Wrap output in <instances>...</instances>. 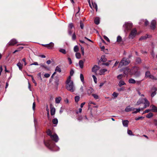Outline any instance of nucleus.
<instances>
[{"instance_id":"nucleus-26","label":"nucleus","mask_w":157,"mask_h":157,"mask_svg":"<svg viewBox=\"0 0 157 157\" xmlns=\"http://www.w3.org/2000/svg\"><path fill=\"white\" fill-rule=\"evenodd\" d=\"M107 71V70L106 69H103L100 70L99 74L100 75H103L105 72Z\"/></svg>"},{"instance_id":"nucleus-45","label":"nucleus","mask_w":157,"mask_h":157,"mask_svg":"<svg viewBox=\"0 0 157 157\" xmlns=\"http://www.w3.org/2000/svg\"><path fill=\"white\" fill-rule=\"evenodd\" d=\"M73 27V25L72 23L69 24L68 25V29H71Z\"/></svg>"},{"instance_id":"nucleus-63","label":"nucleus","mask_w":157,"mask_h":157,"mask_svg":"<svg viewBox=\"0 0 157 157\" xmlns=\"http://www.w3.org/2000/svg\"><path fill=\"white\" fill-rule=\"evenodd\" d=\"M23 48V47H19L17 49V50H19V51H21V50Z\"/></svg>"},{"instance_id":"nucleus-28","label":"nucleus","mask_w":157,"mask_h":157,"mask_svg":"<svg viewBox=\"0 0 157 157\" xmlns=\"http://www.w3.org/2000/svg\"><path fill=\"white\" fill-rule=\"evenodd\" d=\"M17 65L19 67V70L21 71L22 68V64L19 62L17 64Z\"/></svg>"},{"instance_id":"nucleus-57","label":"nucleus","mask_w":157,"mask_h":157,"mask_svg":"<svg viewBox=\"0 0 157 157\" xmlns=\"http://www.w3.org/2000/svg\"><path fill=\"white\" fill-rule=\"evenodd\" d=\"M76 36L75 33H74L72 36V39L74 40L76 39Z\"/></svg>"},{"instance_id":"nucleus-50","label":"nucleus","mask_w":157,"mask_h":157,"mask_svg":"<svg viewBox=\"0 0 157 157\" xmlns=\"http://www.w3.org/2000/svg\"><path fill=\"white\" fill-rule=\"evenodd\" d=\"M136 62L138 63H139L141 62V59L140 58H138L136 59Z\"/></svg>"},{"instance_id":"nucleus-52","label":"nucleus","mask_w":157,"mask_h":157,"mask_svg":"<svg viewBox=\"0 0 157 157\" xmlns=\"http://www.w3.org/2000/svg\"><path fill=\"white\" fill-rule=\"evenodd\" d=\"M127 132L128 134H129V135H132V132L131 130H128Z\"/></svg>"},{"instance_id":"nucleus-35","label":"nucleus","mask_w":157,"mask_h":157,"mask_svg":"<svg viewBox=\"0 0 157 157\" xmlns=\"http://www.w3.org/2000/svg\"><path fill=\"white\" fill-rule=\"evenodd\" d=\"M80 97L78 96H76L75 98V101L76 102H77L79 100Z\"/></svg>"},{"instance_id":"nucleus-32","label":"nucleus","mask_w":157,"mask_h":157,"mask_svg":"<svg viewBox=\"0 0 157 157\" xmlns=\"http://www.w3.org/2000/svg\"><path fill=\"white\" fill-rule=\"evenodd\" d=\"M153 88L155 90V91L153 92L151 94V96L152 97H153L156 94V93L155 92V91L156 90V88L155 87H153Z\"/></svg>"},{"instance_id":"nucleus-14","label":"nucleus","mask_w":157,"mask_h":157,"mask_svg":"<svg viewBox=\"0 0 157 157\" xmlns=\"http://www.w3.org/2000/svg\"><path fill=\"white\" fill-rule=\"evenodd\" d=\"M94 90L91 87H89L87 89V94L90 96L91 94L94 92Z\"/></svg>"},{"instance_id":"nucleus-30","label":"nucleus","mask_w":157,"mask_h":157,"mask_svg":"<svg viewBox=\"0 0 157 157\" xmlns=\"http://www.w3.org/2000/svg\"><path fill=\"white\" fill-rule=\"evenodd\" d=\"M128 82L130 83L134 84L136 83V81L133 79L131 78L128 80Z\"/></svg>"},{"instance_id":"nucleus-9","label":"nucleus","mask_w":157,"mask_h":157,"mask_svg":"<svg viewBox=\"0 0 157 157\" xmlns=\"http://www.w3.org/2000/svg\"><path fill=\"white\" fill-rule=\"evenodd\" d=\"M144 106L143 108H141V109H144L146 108L147 107L149 106L150 105L149 102L146 98H144Z\"/></svg>"},{"instance_id":"nucleus-12","label":"nucleus","mask_w":157,"mask_h":157,"mask_svg":"<svg viewBox=\"0 0 157 157\" xmlns=\"http://www.w3.org/2000/svg\"><path fill=\"white\" fill-rule=\"evenodd\" d=\"M156 25V21L155 20H153L152 21L151 24L150 25L151 28V29H154L155 28V26Z\"/></svg>"},{"instance_id":"nucleus-59","label":"nucleus","mask_w":157,"mask_h":157,"mask_svg":"<svg viewBox=\"0 0 157 157\" xmlns=\"http://www.w3.org/2000/svg\"><path fill=\"white\" fill-rule=\"evenodd\" d=\"M29 76H30L31 77V78H32V81L33 82V83H35V82H36V81H35V80L34 79L33 76H32V75H30Z\"/></svg>"},{"instance_id":"nucleus-13","label":"nucleus","mask_w":157,"mask_h":157,"mask_svg":"<svg viewBox=\"0 0 157 157\" xmlns=\"http://www.w3.org/2000/svg\"><path fill=\"white\" fill-rule=\"evenodd\" d=\"M138 70V68L136 67H134L130 70V74L131 75H134Z\"/></svg>"},{"instance_id":"nucleus-15","label":"nucleus","mask_w":157,"mask_h":157,"mask_svg":"<svg viewBox=\"0 0 157 157\" xmlns=\"http://www.w3.org/2000/svg\"><path fill=\"white\" fill-rule=\"evenodd\" d=\"M130 70L128 67L122 69L124 74L126 75H127L129 73H130Z\"/></svg>"},{"instance_id":"nucleus-3","label":"nucleus","mask_w":157,"mask_h":157,"mask_svg":"<svg viewBox=\"0 0 157 157\" xmlns=\"http://www.w3.org/2000/svg\"><path fill=\"white\" fill-rule=\"evenodd\" d=\"M52 132L50 130H48L47 131V135L50 136L52 140L56 142H57L59 140L58 136L56 134L52 135Z\"/></svg>"},{"instance_id":"nucleus-62","label":"nucleus","mask_w":157,"mask_h":157,"mask_svg":"<svg viewBox=\"0 0 157 157\" xmlns=\"http://www.w3.org/2000/svg\"><path fill=\"white\" fill-rule=\"evenodd\" d=\"M68 33L69 35H71V34L72 32L71 31V29H68Z\"/></svg>"},{"instance_id":"nucleus-31","label":"nucleus","mask_w":157,"mask_h":157,"mask_svg":"<svg viewBox=\"0 0 157 157\" xmlns=\"http://www.w3.org/2000/svg\"><path fill=\"white\" fill-rule=\"evenodd\" d=\"M134 75H135L136 77H138L140 75V71L138 70L136 72H135Z\"/></svg>"},{"instance_id":"nucleus-37","label":"nucleus","mask_w":157,"mask_h":157,"mask_svg":"<svg viewBox=\"0 0 157 157\" xmlns=\"http://www.w3.org/2000/svg\"><path fill=\"white\" fill-rule=\"evenodd\" d=\"M92 95L95 99H98L99 98L98 95L96 94H93Z\"/></svg>"},{"instance_id":"nucleus-61","label":"nucleus","mask_w":157,"mask_h":157,"mask_svg":"<svg viewBox=\"0 0 157 157\" xmlns=\"http://www.w3.org/2000/svg\"><path fill=\"white\" fill-rule=\"evenodd\" d=\"M151 111L150 109H148L145 110L144 111V113H148L149 111Z\"/></svg>"},{"instance_id":"nucleus-34","label":"nucleus","mask_w":157,"mask_h":157,"mask_svg":"<svg viewBox=\"0 0 157 157\" xmlns=\"http://www.w3.org/2000/svg\"><path fill=\"white\" fill-rule=\"evenodd\" d=\"M122 41V38L120 36H118L117 38V42L118 43H121Z\"/></svg>"},{"instance_id":"nucleus-19","label":"nucleus","mask_w":157,"mask_h":157,"mask_svg":"<svg viewBox=\"0 0 157 157\" xmlns=\"http://www.w3.org/2000/svg\"><path fill=\"white\" fill-rule=\"evenodd\" d=\"M150 107L151 108V109H150L151 111H152L154 112H157V108L154 105H151Z\"/></svg>"},{"instance_id":"nucleus-22","label":"nucleus","mask_w":157,"mask_h":157,"mask_svg":"<svg viewBox=\"0 0 157 157\" xmlns=\"http://www.w3.org/2000/svg\"><path fill=\"white\" fill-rule=\"evenodd\" d=\"M95 23L98 25L100 23V19L99 17H96L94 19Z\"/></svg>"},{"instance_id":"nucleus-29","label":"nucleus","mask_w":157,"mask_h":157,"mask_svg":"<svg viewBox=\"0 0 157 157\" xmlns=\"http://www.w3.org/2000/svg\"><path fill=\"white\" fill-rule=\"evenodd\" d=\"M84 62L82 60H80L79 62V64L80 67L81 68H83Z\"/></svg>"},{"instance_id":"nucleus-11","label":"nucleus","mask_w":157,"mask_h":157,"mask_svg":"<svg viewBox=\"0 0 157 157\" xmlns=\"http://www.w3.org/2000/svg\"><path fill=\"white\" fill-rule=\"evenodd\" d=\"M61 70L60 68L58 66H57L55 69V72L53 74L52 76H51V78H53L54 75L56 74V72H59V73L61 72Z\"/></svg>"},{"instance_id":"nucleus-25","label":"nucleus","mask_w":157,"mask_h":157,"mask_svg":"<svg viewBox=\"0 0 157 157\" xmlns=\"http://www.w3.org/2000/svg\"><path fill=\"white\" fill-rule=\"evenodd\" d=\"M125 82L122 80H120L118 83V85L120 87H121L122 86L125 85Z\"/></svg>"},{"instance_id":"nucleus-38","label":"nucleus","mask_w":157,"mask_h":157,"mask_svg":"<svg viewBox=\"0 0 157 157\" xmlns=\"http://www.w3.org/2000/svg\"><path fill=\"white\" fill-rule=\"evenodd\" d=\"M153 116V113H150L147 115L146 117L148 118H150L152 117Z\"/></svg>"},{"instance_id":"nucleus-21","label":"nucleus","mask_w":157,"mask_h":157,"mask_svg":"<svg viewBox=\"0 0 157 157\" xmlns=\"http://www.w3.org/2000/svg\"><path fill=\"white\" fill-rule=\"evenodd\" d=\"M62 98L61 97H58L56 98H55V102L57 104H59Z\"/></svg>"},{"instance_id":"nucleus-1","label":"nucleus","mask_w":157,"mask_h":157,"mask_svg":"<svg viewBox=\"0 0 157 157\" xmlns=\"http://www.w3.org/2000/svg\"><path fill=\"white\" fill-rule=\"evenodd\" d=\"M66 87L69 91L73 92L75 90V86L72 81L71 80V76H69L66 82Z\"/></svg>"},{"instance_id":"nucleus-44","label":"nucleus","mask_w":157,"mask_h":157,"mask_svg":"<svg viewBox=\"0 0 157 157\" xmlns=\"http://www.w3.org/2000/svg\"><path fill=\"white\" fill-rule=\"evenodd\" d=\"M123 77L122 74H120L117 76V78L119 79H121Z\"/></svg>"},{"instance_id":"nucleus-46","label":"nucleus","mask_w":157,"mask_h":157,"mask_svg":"<svg viewBox=\"0 0 157 157\" xmlns=\"http://www.w3.org/2000/svg\"><path fill=\"white\" fill-rule=\"evenodd\" d=\"M78 46L77 45L75 46L74 48V51L75 52H76L78 51Z\"/></svg>"},{"instance_id":"nucleus-6","label":"nucleus","mask_w":157,"mask_h":157,"mask_svg":"<svg viewBox=\"0 0 157 157\" xmlns=\"http://www.w3.org/2000/svg\"><path fill=\"white\" fill-rule=\"evenodd\" d=\"M137 33V31L135 29H133L132 30L129 36V39H133L135 36L136 34Z\"/></svg>"},{"instance_id":"nucleus-8","label":"nucleus","mask_w":157,"mask_h":157,"mask_svg":"<svg viewBox=\"0 0 157 157\" xmlns=\"http://www.w3.org/2000/svg\"><path fill=\"white\" fill-rule=\"evenodd\" d=\"M145 76L146 77L149 78H150L156 80L155 78L153 76L151 75L150 72L148 71L146 72Z\"/></svg>"},{"instance_id":"nucleus-5","label":"nucleus","mask_w":157,"mask_h":157,"mask_svg":"<svg viewBox=\"0 0 157 157\" xmlns=\"http://www.w3.org/2000/svg\"><path fill=\"white\" fill-rule=\"evenodd\" d=\"M130 63L128 59L124 58L119 63V67H121L122 65H126Z\"/></svg>"},{"instance_id":"nucleus-20","label":"nucleus","mask_w":157,"mask_h":157,"mask_svg":"<svg viewBox=\"0 0 157 157\" xmlns=\"http://www.w3.org/2000/svg\"><path fill=\"white\" fill-rule=\"evenodd\" d=\"M128 120H122V124L124 127H128Z\"/></svg>"},{"instance_id":"nucleus-64","label":"nucleus","mask_w":157,"mask_h":157,"mask_svg":"<svg viewBox=\"0 0 157 157\" xmlns=\"http://www.w3.org/2000/svg\"><path fill=\"white\" fill-rule=\"evenodd\" d=\"M148 21L146 20H145V25L146 26H147V25L148 24Z\"/></svg>"},{"instance_id":"nucleus-54","label":"nucleus","mask_w":157,"mask_h":157,"mask_svg":"<svg viewBox=\"0 0 157 157\" xmlns=\"http://www.w3.org/2000/svg\"><path fill=\"white\" fill-rule=\"evenodd\" d=\"M40 65L42 67H44V68H47V67L46 66H45V65H44V64H42V63L40 64Z\"/></svg>"},{"instance_id":"nucleus-43","label":"nucleus","mask_w":157,"mask_h":157,"mask_svg":"<svg viewBox=\"0 0 157 157\" xmlns=\"http://www.w3.org/2000/svg\"><path fill=\"white\" fill-rule=\"evenodd\" d=\"M92 77L94 79V81L95 83H97V78L94 75H92Z\"/></svg>"},{"instance_id":"nucleus-23","label":"nucleus","mask_w":157,"mask_h":157,"mask_svg":"<svg viewBox=\"0 0 157 157\" xmlns=\"http://www.w3.org/2000/svg\"><path fill=\"white\" fill-rule=\"evenodd\" d=\"M52 121L53 123L55 124L54 126H56L58 123V119L56 118H55L52 120Z\"/></svg>"},{"instance_id":"nucleus-16","label":"nucleus","mask_w":157,"mask_h":157,"mask_svg":"<svg viewBox=\"0 0 157 157\" xmlns=\"http://www.w3.org/2000/svg\"><path fill=\"white\" fill-rule=\"evenodd\" d=\"M135 109V108L133 107H131L130 106H128L125 108V111L126 112H129L134 111Z\"/></svg>"},{"instance_id":"nucleus-53","label":"nucleus","mask_w":157,"mask_h":157,"mask_svg":"<svg viewBox=\"0 0 157 157\" xmlns=\"http://www.w3.org/2000/svg\"><path fill=\"white\" fill-rule=\"evenodd\" d=\"M80 91L82 93H83L84 92V89H83V86H81L80 89Z\"/></svg>"},{"instance_id":"nucleus-60","label":"nucleus","mask_w":157,"mask_h":157,"mask_svg":"<svg viewBox=\"0 0 157 157\" xmlns=\"http://www.w3.org/2000/svg\"><path fill=\"white\" fill-rule=\"evenodd\" d=\"M38 65V64L37 62H35L33 63H32L30 64V65Z\"/></svg>"},{"instance_id":"nucleus-51","label":"nucleus","mask_w":157,"mask_h":157,"mask_svg":"<svg viewBox=\"0 0 157 157\" xmlns=\"http://www.w3.org/2000/svg\"><path fill=\"white\" fill-rule=\"evenodd\" d=\"M103 37L104 39L107 41L109 42V39L105 36H104Z\"/></svg>"},{"instance_id":"nucleus-56","label":"nucleus","mask_w":157,"mask_h":157,"mask_svg":"<svg viewBox=\"0 0 157 157\" xmlns=\"http://www.w3.org/2000/svg\"><path fill=\"white\" fill-rule=\"evenodd\" d=\"M80 26L81 29H83L84 27V25L81 21L80 23Z\"/></svg>"},{"instance_id":"nucleus-47","label":"nucleus","mask_w":157,"mask_h":157,"mask_svg":"<svg viewBox=\"0 0 157 157\" xmlns=\"http://www.w3.org/2000/svg\"><path fill=\"white\" fill-rule=\"evenodd\" d=\"M144 118V117H139L135 119V120L136 121H138L139 120H143Z\"/></svg>"},{"instance_id":"nucleus-10","label":"nucleus","mask_w":157,"mask_h":157,"mask_svg":"<svg viewBox=\"0 0 157 157\" xmlns=\"http://www.w3.org/2000/svg\"><path fill=\"white\" fill-rule=\"evenodd\" d=\"M44 46L46 47L49 49L52 48L54 46V44L52 42H51L50 43L47 44H42Z\"/></svg>"},{"instance_id":"nucleus-7","label":"nucleus","mask_w":157,"mask_h":157,"mask_svg":"<svg viewBox=\"0 0 157 157\" xmlns=\"http://www.w3.org/2000/svg\"><path fill=\"white\" fill-rule=\"evenodd\" d=\"M17 43V40L15 39L11 40L7 44L6 46H14L15 44Z\"/></svg>"},{"instance_id":"nucleus-27","label":"nucleus","mask_w":157,"mask_h":157,"mask_svg":"<svg viewBox=\"0 0 157 157\" xmlns=\"http://www.w3.org/2000/svg\"><path fill=\"white\" fill-rule=\"evenodd\" d=\"M92 6L94 8H95L96 10V11L98 10V6L97 4L95 2H92Z\"/></svg>"},{"instance_id":"nucleus-49","label":"nucleus","mask_w":157,"mask_h":157,"mask_svg":"<svg viewBox=\"0 0 157 157\" xmlns=\"http://www.w3.org/2000/svg\"><path fill=\"white\" fill-rule=\"evenodd\" d=\"M50 75L48 73H46L44 75V76L45 78H48L50 77Z\"/></svg>"},{"instance_id":"nucleus-58","label":"nucleus","mask_w":157,"mask_h":157,"mask_svg":"<svg viewBox=\"0 0 157 157\" xmlns=\"http://www.w3.org/2000/svg\"><path fill=\"white\" fill-rule=\"evenodd\" d=\"M68 60L69 62V63L70 64H71L72 63V61L71 59L70 58H68Z\"/></svg>"},{"instance_id":"nucleus-39","label":"nucleus","mask_w":157,"mask_h":157,"mask_svg":"<svg viewBox=\"0 0 157 157\" xmlns=\"http://www.w3.org/2000/svg\"><path fill=\"white\" fill-rule=\"evenodd\" d=\"M101 60L103 62H105L106 61V59L104 56H102L101 57Z\"/></svg>"},{"instance_id":"nucleus-4","label":"nucleus","mask_w":157,"mask_h":157,"mask_svg":"<svg viewBox=\"0 0 157 157\" xmlns=\"http://www.w3.org/2000/svg\"><path fill=\"white\" fill-rule=\"evenodd\" d=\"M132 24L130 22H125L123 26L124 31L126 32L130 30L132 27Z\"/></svg>"},{"instance_id":"nucleus-55","label":"nucleus","mask_w":157,"mask_h":157,"mask_svg":"<svg viewBox=\"0 0 157 157\" xmlns=\"http://www.w3.org/2000/svg\"><path fill=\"white\" fill-rule=\"evenodd\" d=\"M74 74V71L73 70H71V71H70V76L71 77V76H72Z\"/></svg>"},{"instance_id":"nucleus-42","label":"nucleus","mask_w":157,"mask_h":157,"mask_svg":"<svg viewBox=\"0 0 157 157\" xmlns=\"http://www.w3.org/2000/svg\"><path fill=\"white\" fill-rule=\"evenodd\" d=\"M75 56L76 58L78 59H80L81 57V54L79 53H76Z\"/></svg>"},{"instance_id":"nucleus-24","label":"nucleus","mask_w":157,"mask_h":157,"mask_svg":"<svg viewBox=\"0 0 157 157\" xmlns=\"http://www.w3.org/2000/svg\"><path fill=\"white\" fill-rule=\"evenodd\" d=\"M51 114L52 115H54L55 112V109L53 107H51Z\"/></svg>"},{"instance_id":"nucleus-36","label":"nucleus","mask_w":157,"mask_h":157,"mask_svg":"<svg viewBox=\"0 0 157 157\" xmlns=\"http://www.w3.org/2000/svg\"><path fill=\"white\" fill-rule=\"evenodd\" d=\"M80 78L81 81L83 83L84 82V77L83 75L82 74L80 75Z\"/></svg>"},{"instance_id":"nucleus-17","label":"nucleus","mask_w":157,"mask_h":157,"mask_svg":"<svg viewBox=\"0 0 157 157\" xmlns=\"http://www.w3.org/2000/svg\"><path fill=\"white\" fill-rule=\"evenodd\" d=\"M144 100V98H140L139 100L137 102L136 105H139L143 103Z\"/></svg>"},{"instance_id":"nucleus-41","label":"nucleus","mask_w":157,"mask_h":157,"mask_svg":"<svg viewBox=\"0 0 157 157\" xmlns=\"http://www.w3.org/2000/svg\"><path fill=\"white\" fill-rule=\"evenodd\" d=\"M147 35H145L144 36H142L140 38V40H145L146 39V38L147 37Z\"/></svg>"},{"instance_id":"nucleus-48","label":"nucleus","mask_w":157,"mask_h":157,"mask_svg":"<svg viewBox=\"0 0 157 157\" xmlns=\"http://www.w3.org/2000/svg\"><path fill=\"white\" fill-rule=\"evenodd\" d=\"M118 94L116 92H113L112 95L115 98H116L118 96Z\"/></svg>"},{"instance_id":"nucleus-40","label":"nucleus","mask_w":157,"mask_h":157,"mask_svg":"<svg viewBox=\"0 0 157 157\" xmlns=\"http://www.w3.org/2000/svg\"><path fill=\"white\" fill-rule=\"evenodd\" d=\"M59 51L63 54H65L66 53V51L65 49L63 48H61L59 49Z\"/></svg>"},{"instance_id":"nucleus-2","label":"nucleus","mask_w":157,"mask_h":157,"mask_svg":"<svg viewBox=\"0 0 157 157\" xmlns=\"http://www.w3.org/2000/svg\"><path fill=\"white\" fill-rule=\"evenodd\" d=\"M44 144L47 147L52 151H57L59 149V148L58 147L56 146L55 144L50 140L44 142Z\"/></svg>"},{"instance_id":"nucleus-33","label":"nucleus","mask_w":157,"mask_h":157,"mask_svg":"<svg viewBox=\"0 0 157 157\" xmlns=\"http://www.w3.org/2000/svg\"><path fill=\"white\" fill-rule=\"evenodd\" d=\"M140 109H135L133 111V112L132 113H137L140 112Z\"/></svg>"},{"instance_id":"nucleus-18","label":"nucleus","mask_w":157,"mask_h":157,"mask_svg":"<svg viewBox=\"0 0 157 157\" xmlns=\"http://www.w3.org/2000/svg\"><path fill=\"white\" fill-rule=\"evenodd\" d=\"M99 69V67L97 65H94L92 68V71L96 73Z\"/></svg>"}]
</instances>
